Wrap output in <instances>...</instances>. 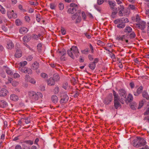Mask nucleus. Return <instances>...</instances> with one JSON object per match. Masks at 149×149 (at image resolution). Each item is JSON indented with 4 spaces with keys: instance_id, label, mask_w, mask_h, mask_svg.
I'll return each mask as SVG.
<instances>
[{
    "instance_id": "obj_1",
    "label": "nucleus",
    "mask_w": 149,
    "mask_h": 149,
    "mask_svg": "<svg viewBox=\"0 0 149 149\" xmlns=\"http://www.w3.org/2000/svg\"><path fill=\"white\" fill-rule=\"evenodd\" d=\"M113 95L114 97V105L116 109H117L121 106L120 103L124 104V101L123 99L118 95L114 90L113 91Z\"/></svg>"
},
{
    "instance_id": "obj_2",
    "label": "nucleus",
    "mask_w": 149,
    "mask_h": 149,
    "mask_svg": "<svg viewBox=\"0 0 149 149\" xmlns=\"http://www.w3.org/2000/svg\"><path fill=\"white\" fill-rule=\"evenodd\" d=\"M68 55L73 59L77 57L79 55V52L78 48L76 46H72L70 49L67 51Z\"/></svg>"
},
{
    "instance_id": "obj_3",
    "label": "nucleus",
    "mask_w": 149,
    "mask_h": 149,
    "mask_svg": "<svg viewBox=\"0 0 149 149\" xmlns=\"http://www.w3.org/2000/svg\"><path fill=\"white\" fill-rule=\"evenodd\" d=\"M134 25L137 29L143 30L146 28V24L145 22L141 21L135 24Z\"/></svg>"
},
{
    "instance_id": "obj_4",
    "label": "nucleus",
    "mask_w": 149,
    "mask_h": 149,
    "mask_svg": "<svg viewBox=\"0 0 149 149\" xmlns=\"http://www.w3.org/2000/svg\"><path fill=\"white\" fill-rule=\"evenodd\" d=\"M29 95L30 97H32L35 100H38V97H42V94L40 92H37L36 93L34 91H30L29 93Z\"/></svg>"
},
{
    "instance_id": "obj_5",
    "label": "nucleus",
    "mask_w": 149,
    "mask_h": 149,
    "mask_svg": "<svg viewBox=\"0 0 149 149\" xmlns=\"http://www.w3.org/2000/svg\"><path fill=\"white\" fill-rule=\"evenodd\" d=\"M70 8L68 10V12L70 13H74L76 11L77 5L74 3H71L70 5Z\"/></svg>"
},
{
    "instance_id": "obj_6",
    "label": "nucleus",
    "mask_w": 149,
    "mask_h": 149,
    "mask_svg": "<svg viewBox=\"0 0 149 149\" xmlns=\"http://www.w3.org/2000/svg\"><path fill=\"white\" fill-rule=\"evenodd\" d=\"M61 99L60 100V102L61 104L66 102L68 99V97L65 93H63L61 94Z\"/></svg>"
},
{
    "instance_id": "obj_7",
    "label": "nucleus",
    "mask_w": 149,
    "mask_h": 149,
    "mask_svg": "<svg viewBox=\"0 0 149 149\" xmlns=\"http://www.w3.org/2000/svg\"><path fill=\"white\" fill-rule=\"evenodd\" d=\"M112 100V95L111 94H110L107 96L104 100L103 102L106 105L109 104Z\"/></svg>"
},
{
    "instance_id": "obj_8",
    "label": "nucleus",
    "mask_w": 149,
    "mask_h": 149,
    "mask_svg": "<svg viewBox=\"0 0 149 149\" xmlns=\"http://www.w3.org/2000/svg\"><path fill=\"white\" fill-rule=\"evenodd\" d=\"M122 21V24H119L118 26H117V27L119 28H123L125 26V23L129 22L128 19L125 17L121 18Z\"/></svg>"
},
{
    "instance_id": "obj_9",
    "label": "nucleus",
    "mask_w": 149,
    "mask_h": 149,
    "mask_svg": "<svg viewBox=\"0 0 149 149\" xmlns=\"http://www.w3.org/2000/svg\"><path fill=\"white\" fill-rule=\"evenodd\" d=\"M118 93L122 99L125 100L126 95V91L123 89H121L119 90Z\"/></svg>"
},
{
    "instance_id": "obj_10",
    "label": "nucleus",
    "mask_w": 149,
    "mask_h": 149,
    "mask_svg": "<svg viewBox=\"0 0 149 149\" xmlns=\"http://www.w3.org/2000/svg\"><path fill=\"white\" fill-rule=\"evenodd\" d=\"M14 47V45L11 40H8L7 42L6 47L8 49H11Z\"/></svg>"
},
{
    "instance_id": "obj_11",
    "label": "nucleus",
    "mask_w": 149,
    "mask_h": 149,
    "mask_svg": "<svg viewBox=\"0 0 149 149\" xmlns=\"http://www.w3.org/2000/svg\"><path fill=\"white\" fill-rule=\"evenodd\" d=\"M8 93V91L6 89L2 88L0 91V96H5Z\"/></svg>"
},
{
    "instance_id": "obj_12",
    "label": "nucleus",
    "mask_w": 149,
    "mask_h": 149,
    "mask_svg": "<svg viewBox=\"0 0 149 149\" xmlns=\"http://www.w3.org/2000/svg\"><path fill=\"white\" fill-rule=\"evenodd\" d=\"M133 146L136 147H141V145L140 142L139 141V140L137 138L136 139H135L133 141Z\"/></svg>"
},
{
    "instance_id": "obj_13",
    "label": "nucleus",
    "mask_w": 149,
    "mask_h": 149,
    "mask_svg": "<svg viewBox=\"0 0 149 149\" xmlns=\"http://www.w3.org/2000/svg\"><path fill=\"white\" fill-rule=\"evenodd\" d=\"M10 99L11 100L16 101L18 100L19 98L17 95L15 94H12L10 95Z\"/></svg>"
},
{
    "instance_id": "obj_14",
    "label": "nucleus",
    "mask_w": 149,
    "mask_h": 149,
    "mask_svg": "<svg viewBox=\"0 0 149 149\" xmlns=\"http://www.w3.org/2000/svg\"><path fill=\"white\" fill-rule=\"evenodd\" d=\"M139 140V141L140 142V143L141 145V146H143L145 145V144L146 143V140L143 138H141L140 137H139L137 138Z\"/></svg>"
},
{
    "instance_id": "obj_15",
    "label": "nucleus",
    "mask_w": 149,
    "mask_h": 149,
    "mask_svg": "<svg viewBox=\"0 0 149 149\" xmlns=\"http://www.w3.org/2000/svg\"><path fill=\"white\" fill-rule=\"evenodd\" d=\"M27 28L24 27H22L19 29V32L21 34L24 33L28 31Z\"/></svg>"
},
{
    "instance_id": "obj_16",
    "label": "nucleus",
    "mask_w": 149,
    "mask_h": 149,
    "mask_svg": "<svg viewBox=\"0 0 149 149\" xmlns=\"http://www.w3.org/2000/svg\"><path fill=\"white\" fill-rule=\"evenodd\" d=\"M127 35H125L122 36H119L117 37V39L118 40L124 41L126 39V38L127 37Z\"/></svg>"
},
{
    "instance_id": "obj_17",
    "label": "nucleus",
    "mask_w": 149,
    "mask_h": 149,
    "mask_svg": "<svg viewBox=\"0 0 149 149\" xmlns=\"http://www.w3.org/2000/svg\"><path fill=\"white\" fill-rule=\"evenodd\" d=\"M133 100V97L132 95L130 93H129L128 96L127 98L126 99L125 98V100L126 102H131Z\"/></svg>"
},
{
    "instance_id": "obj_18",
    "label": "nucleus",
    "mask_w": 149,
    "mask_h": 149,
    "mask_svg": "<svg viewBox=\"0 0 149 149\" xmlns=\"http://www.w3.org/2000/svg\"><path fill=\"white\" fill-rule=\"evenodd\" d=\"M108 2L111 9L116 8H114L116 6V3L114 1H108Z\"/></svg>"
},
{
    "instance_id": "obj_19",
    "label": "nucleus",
    "mask_w": 149,
    "mask_h": 149,
    "mask_svg": "<svg viewBox=\"0 0 149 149\" xmlns=\"http://www.w3.org/2000/svg\"><path fill=\"white\" fill-rule=\"evenodd\" d=\"M54 81L52 78H50L47 81L48 84L50 86L54 85L55 84Z\"/></svg>"
},
{
    "instance_id": "obj_20",
    "label": "nucleus",
    "mask_w": 149,
    "mask_h": 149,
    "mask_svg": "<svg viewBox=\"0 0 149 149\" xmlns=\"http://www.w3.org/2000/svg\"><path fill=\"white\" fill-rule=\"evenodd\" d=\"M23 121V125H24V123H25L26 124H28L30 123V121L29 118L28 117H26L24 118H22Z\"/></svg>"
},
{
    "instance_id": "obj_21",
    "label": "nucleus",
    "mask_w": 149,
    "mask_h": 149,
    "mask_svg": "<svg viewBox=\"0 0 149 149\" xmlns=\"http://www.w3.org/2000/svg\"><path fill=\"white\" fill-rule=\"evenodd\" d=\"M4 70L6 71V72L7 73L10 75H12L13 74V72L8 68L5 67L4 68Z\"/></svg>"
},
{
    "instance_id": "obj_22",
    "label": "nucleus",
    "mask_w": 149,
    "mask_h": 149,
    "mask_svg": "<svg viewBox=\"0 0 149 149\" xmlns=\"http://www.w3.org/2000/svg\"><path fill=\"white\" fill-rule=\"evenodd\" d=\"M52 100L53 102L56 103L58 101V98L56 95H53L52 97Z\"/></svg>"
},
{
    "instance_id": "obj_23",
    "label": "nucleus",
    "mask_w": 149,
    "mask_h": 149,
    "mask_svg": "<svg viewBox=\"0 0 149 149\" xmlns=\"http://www.w3.org/2000/svg\"><path fill=\"white\" fill-rule=\"evenodd\" d=\"M7 105V102L4 100H1L0 101V107L2 108H4Z\"/></svg>"
},
{
    "instance_id": "obj_24",
    "label": "nucleus",
    "mask_w": 149,
    "mask_h": 149,
    "mask_svg": "<svg viewBox=\"0 0 149 149\" xmlns=\"http://www.w3.org/2000/svg\"><path fill=\"white\" fill-rule=\"evenodd\" d=\"M39 67V63L37 62H34L32 65V68L36 70Z\"/></svg>"
},
{
    "instance_id": "obj_25",
    "label": "nucleus",
    "mask_w": 149,
    "mask_h": 149,
    "mask_svg": "<svg viewBox=\"0 0 149 149\" xmlns=\"http://www.w3.org/2000/svg\"><path fill=\"white\" fill-rule=\"evenodd\" d=\"M15 56L17 58H19L22 56V52L20 50H17L15 54Z\"/></svg>"
},
{
    "instance_id": "obj_26",
    "label": "nucleus",
    "mask_w": 149,
    "mask_h": 149,
    "mask_svg": "<svg viewBox=\"0 0 149 149\" xmlns=\"http://www.w3.org/2000/svg\"><path fill=\"white\" fill-rule=\"evenodd\" d=\"M114 23L115 24H118L117 26L119 24H122V19L121 18L117 19L114 21Z\"/></svg>"
},
{
    "instance_id": "obj_27",
    "label": "nucleus",
    "mask_w": 149,
    "mask_h": 149,
    "mask_svg": "<svg viewBox=\"0 0 149 149\" xmlns=\"http://www.w3.org/2000/svg\"><path fill=\"white\" fill-rule=\"evenodd\" d=\"M130 106L131 108L133 110L135 109V108L137 106V103L136 102H133L131 103L130 104Z\"/></svg>"
},
{
    "instance_id": "obj_28",
    "label": "nucleus",
    "mask_w": 149,
    "mask_h": 149,
    "mask_svg": "<svg viewBox=\"0 0 149 149\" xmlns=\"http://www.w3.org/2000/svg\"><path fill=\"white\" fill-rule=\"evenodd\" d=\"M132 28L130 26H126L125 29L124 31L125 33H129L132 32Z\"/></svg>"
},
{
    "instance_id": "obj_29",
    "label": "nucleus",
    "mask_w": 149,
    "mask_h": 149,
    "mask_svg": "<svg viewBox=\"0 0 149 149\" xmlns=\"http://www.w3.org/2000/svg\"><path fill=\"white\" fill-rule=\"evenodd\" d=\"M142 96L144 98L149 100V95L146 92L144 91L142 93Z\"/></svg>"
},
{
    "instance_id": "obj_30",
    "label": "nucleus",
    "mask_w": 149,
    "mask_h": 149,
    "mask_svg": "<svg viewBox=\"0 0 149 149\" xmlns=\"http://www.w3.org/2000/svg\"><path fill=\"white\" fill-rule=\"evenodd\" d=\"M30 38L29 36H25L23 38V41L25 42H27L30 40Z\"/></svg>"
},
{
    "instance_id": "obj_31",
    "label": "nucleus",
    "mask_w": 149,
    "mask_h": 149,
    "mask_svg": "<svg viewBox=\"0 0 149 149\" xmlns=\"http://www.w3.org/2000/svg\"><path fill=\"white\" fill-rule=\"evenodd\" d=\"M112 10H113V11L112 13L111 16L113 18L115 17V15L117 13V10L116 8L113 9H112Z\"/></svg>"
},
{
    "instance_id": "obj_32",
    "label": "nucleus",
    "mask_w": 149,
    "mask_h": 149,
    "mask_svg": "<svg viewBox=\"0 0 149 149\" xmlns=\"http://www.w3.org/2000/svg\"><path fill=\"white\" fill-rule=\"evenodd\" d=\"M88 66L91 69L93 70L95 67V63H91Z\"/></svg>"
},
{
    "instance_id": "obj_33",
    "label": "nucleus",
    "mask_w": 149,
    "mask_h": 149,
    "mask_svg": "<svg viewBox=\"0 0 149 149\" xmlns=\"http://www.w3.org/2000/svg\"><path fill=\"white\" fill-rule=\"evenodd\" d=\"M130 12L128 9H125L123 12V15L127 16L129 14Z\"/></svg>"
},
{
    "instance_id": "obj_34",
    "label": "nucleus",
    "mask_w": 149,
    "mask_h": 149,
    "mask_svg": "<svg viewBox=\"0 0 149 149\" xmlns=\"http://www.w3.org/2000/svg\"><path fill=\"white\" fill-rule=\"evenodd\" d=\"M80 11H79V14L76 18V21L77 23H78V22H80L81 20V17L80 16Z\"/></svg>"
},
{
    "instance_id": "obj_35",
    "label": "nucleus",
    "mask_w": 149,
    "mask_h": 149,
    "mask_svg": "<svg viewBox=\"0 0 149 149\" xmlns=\"http://www.w3.org/2000/svg\"><path fill=\"white\" fill-rule=\"evenodd\" d=\"M13 11H8L7 12V15L9 18H11L12 17V15L13 13Z\"/></svg>"
},
{
    "instance_id": "obj_36",
    "label": "nucleus",
    "mask_w": 149,
    "mask_h": 149,
    "mask_svg": "<svg viewBox=\"0 0 149 149\" xmlns=\"http://www.w3.org/2000/svg\"><path fill=\"white\" fill-rule=\"evenodd\" d=\"M0 11L2 13L4 14L5 13L6 11L4 8L0 5Z\"/></svg>"
},
{
    "instance_id": "obj_37",
    "label": "nucleus",
    "mask_w": 149,
    "mask_h": 149,
    "mask_svg": "<svg viewBox=\"0 0 149 149\" xmlns=\"http://www.w3.org/2000/svg\"><path fill=\"white\" fill-rule=\"evenodd\" d=\"M94 7L95 9L97 11L100 12L101 11V8L99 6L96 5H94Z\"/></svg>"
},
{
    "instance_id": "obj_38",
    "label": "nucleus",
    "mask_w": 149,
    "mask_h": 149,
    "mask_svg": "<svg viewBox=\"0 0 149 149\" xmlns=\"http://www.w3.org/2000/svg\"><path fill=\"white\" fill-rule=\"evenodd\" d=\"M89 52V50L88 48H86L84 50L81 51L82 53L84 54H87Z\"/></svg>"
},
{
    "instance_id": "obj_39",
    "label": "nucleus",
    "mask_w": 149,
    "mask_h": 149,
    "mask_svg": "<svg viewBox=\"0 0 149 149\" xmlns=\"http://www.w3.org/2000/svg\"><path fill=\"white\" fill-rule=\"evenodd\" d=\"M50 8L52 10H55L56 7V5L54 3H50Z\"/></svg>"
},
{
    "instance_id": "obj_40",
    "label": "nucleus",
    "mask_w": 149,
    "mask_h": 149,
    "mask_svg": "<svg viewBox=\"0 0 149 149\" xmlns=\"http://www.w3.org/2000/svg\"><path fill=\"white\" fill-rule=\"evenodd\" d=\"M135 20L136 23H138L140 22L141 21V19L140 17L138 15H137L136 16Z\"/></svg>"
},
{
    "instance_id": "obj_41",
    "label": "nucleus",
    "mask_w": 149,
    "mask_h": 149,
    "mask_svg": "<svg viewBox=\"0 0 149 149\" xmlns=\"http://www.w3.org/2000/svg\"><path fill=\"white\" fill-rule=\"evenodd\" d=\"M27 62L26 61H25L23 62H21L19 64V65L21 67H23L27 64Z\"/></svg>"
},
{
    "instance_id": "obj_42",
    "label": "nucleus",
    "mask_w": 149,
    "mask_h": 149,
    "mask_svg": "<svg viewBox=\"0 0 149 149\" xmlns=\"http://www.w3.org/2000/svg\"><path fill=\"white\" fill-rule=\"evenodd\" d=\"M61 33L63 35H65L66 34V31L63 27H61Z\"/></svg>"
},
{
    "instance_id": "obj_43",
    "label": "nucleus",
    "mask_w": 149,
    "mask_h": 149,
    "mask_svg": "<svg viewBox=\"0 0 149 149\" xmlns=\"http://www.w3.org/2000/svg\"><path fill=\"white\" fill-rule=\"evenodd\" d=\"M53 78L55 81H57L59 79L58 75L56 74H54V75Z\"/></svg>"
},
{
    "instance_id": "obj_44",
    "label": "nucleus",
    "mask_w": 149,
    "mask_h": 149,
    "mask_svg": "<svg viewBox=\"0 0 149 149\" xmlns=\"http://www.w3.org/2000/svg\"><path fill=\"white\" fill-rule=\"evenodd\" d=\"M24 19L25 21L29 23L30 21V18L28 16H25L24 17Z\"/></svg>"
},
{
    "instance_id": "obj_45",
    "label": "nucleus",
    "mask_w": 149,
    "mask_h": 149,
    "mask_svg": "<svg viewBox=\"0 0 149 149\" xmlns=\"http://www.w3.org/2000/svg\"><path fill=\"white\" fill-rule=\"evenodd\" d=\"M58 7L60 10H63L64 7L63 4L62 3H60L58 5Z\"/></svg>"
},
{
    "instance_id": "obj_46",
    "label": "nucleus",
    "mask_w": 149,
    "mask_h": 149,
    "mask_svg": "<svg viewBox=\"0 0 149 149\" xmlns=\"http://www.w3.org/2000/svg\"><path fill=\"white\" fill-rule=\"evenodd\" d=\"M15 22L16 25L17 26L20 25L22 23L21 21L19 19H16Z\"/></svg>"
},
{
    "instance_id": "obj_47",
    "label": "nucleus",
    "mask_w": 149,
    "mask_h": 149,
    "mask_svg": "<svg viewBox=\"0 0 149 149\" xmlns=\"http://www.w3.org/2000/svg\"><path fill=\"white\" fill-rule=\"evenodd\" d=\"M78 14H79V13H76L72 15V20H74L75 19V20H76V18H77V16H78Z\"/></svg>"
},
{
    "instance_id": "obj_48",
    "label": "nucleus",
    "mask_w": 149,
    "mask_h": 149,
    "mask_svg": "<svg viewBox=\"0 0 149 149\" xmlns=\"http://www.w3.org/2000/svg\"><path fill=\"white\" fill-rule=\"evenodd\" d=\"M144 100H142L139 102V106L138 107L139 109H140L143 106V104L144 102Z\"/></svg>"
},
{
    "instance_id": "obj_49",
    "label": "nucleus",
    "mask_w": 149,
    "mask_h": 149,
    "mask_svg": "<svg viewBox=\"0 0 149 149\" xmlns=\"http://www.w3.org/2000/svg\"><path fill=\"white\" fill-rule=\"evenodd\" d=\"M143 90V87L142 86L140 87L139 88H138L137 90V94H139L141 93Z\"/></svg>"
},
{
    "instance_id": "obj_50",
    "label": "nucleus",
    "mask_w": 149,
    "mask_h": 149,
    "mask_svg": "<svg viewBox=\"0 0 149 149\" xmlns=\"http://www.w3.org/2000/svg\"><path fill=\"white\" fill-rule=\"evenodd\" d=\"M29 81L32 84H35L36 83V81L33 78L31 79Z\"/></svg>"
},
{
    "instance_id": "obj_51",
    "label": "nucleus",
    "mask_w": 149,
    "mask_h": 149,
    "mask_svg": "<svg viewBox=\"0 0 149 149\" xmlns=\"http://www.w3.org/2000/svg\"><path fill=\"white\" fill-rule=\"evenodd\" d=\"M19 83L18 82L14 81L12 82V85L14 86H16L19 85Z\"/></svg>"
},
{
    "instance_id": "obj_52",
    "label": "nucleus",
    "mask_w": 149,
    "mask_h": 149,
    "mask_svg": "<svg viewBox=\"0 0 149 149\" xmlns=\"http://www.w3.org/2000/svg\"><path fill=\"white\" fill-rule=\"evenodd\" d=\"M81 15L83 20H85L86 19V14L84 12H82Z\"/></svg>"
},
{
    "instance_id": "obj_53",
    "label": "nucleus",
    "mask_w": 149,
    "mask_h": 149,
    "mask_svg": "<svg viewBox=\"0 0 149 149\" xmlns=\"http://www.w3.org/2000/svg\"><path fill=\"white\" fill-rule=\"evenodd\" d=\"M59 91V88L58 87H56L54 90V92L55 94H57L58 93Z\"/></svg>"
},
{
    "instance_id": "obj_54",
    "label": "nucleus",
    "mask_w": 149,
    "mask_h": 149,
    "mask_svg": "<svg viewBox=\"0 0 149 149\" xmlns=\"http://www.w3.org/2000/svg\"><path fill=\"white\" fill-rule=\"evenodd\" d=\"M136 36V34L134 32H132L130 35V37L131 38H134Z\"/></svg>"
},
{
    "instance_id": "obj_55",
    "label": "nucleus",
    "mask_w": 149,
    "mask_h": 149,
    "mask_svg": "<svg viewBox=\"0 0 149 149\" xmlns=\"http://www.w3.org/2000/svg\"><path fill=\"white\" fill-rule=\"evenodd\" d=\"M41 76L43 78H45L47 77L48 75L46 74L42 73L41 74Z\"/></svg>"
},
{
    "instance_id": "obj_56",
    "label": "nucleus",
    "mask_w": 149,
    "mask_h": 149,
    "mask_svg": "<svg viewBox=\"0 0 149 149\" xmlns=\"http://www.w3.org/2000/svg\"><path fill=\"white\" fill-rule=\"evenodd\" d=\"M129 7H130V8L132 10H136V8H137L135 7V6L133 5H130Z\"/></svg>"
},
{
    "instance_id": "obj_57",
    "label": "nucleus",
    "mask_w": 149,
    "mask_h": 149,
    "mask_svg": "<svg viewBox=\"0 0 149 149\" xmlns=\"http://www.w3.org/2000/svg\"><path fill=\"white\" fill-rule=\"evenodd\" d=\"M19 74L17 73H15L13 74V77L15 78H18L19 77Z\"/></svg>"
},
{
    "instance_id": "obj_58",
    "label": "nucleus",
    "mask_w": 149,
    "mask_h": 149,
    "mask_svg": "<svg viewBox=\"0 0 149 149\" xmlns=\"http://www.w3.org/2000/svg\"><path fill=\"white\" fill-rule=\"evenodd\" d=\"M26 143L32 145L33 143V141L31 140H27L25 141Z\"/></svg>"
},
{
    "instance_id": "obj_59",
    "label": "nucleus",
    "mask_w": 149,
    "mask_h": 149,
    "mask_svg": "<svg viewBox=\"0 0 149 149\" xmlns=\"http://www.w3.org/2000/svg\"><path fill=\"white\" fill-rule=\"evenodd\" d=\"M41 46L42 45L40 43L38 44L37 46V49L39 51L41 50Z\"/></svg>"
},
{
    "instance_id": "obj_60",
    "label": "nucleus",
    "mask_w": 149,
    "mask_h": 149,
    "mask_svg": "<svg viewBox=\"0 0 149 149\" xmlns=\"http://www.w3.org/2000/svg\"><path fill=\"white\" fill-rule=\"evenodd\" d=\"M30 78V76L28 74L25 75V80L26 81H29V79Z\"/></svg>"
},
{
    "instance_id": "obj_61",
    "label": "nucleus",
    "mask_w": 149,
    "mask_h": 149,
    "mask_svg": "<svg viewBox=\"0 0 149 149\" xmlns=\"http://www.w3.org/2000/svg\"><path fill=\"white\" fill-rule=\"evenodd\" d=\"M104 2V0H97V3L98 5H100Z\"/></svg>"
},
{
    "instance_id": "obj_62",
    "label": "nucleus",
    "mask_w": 149,
    "mask_h": 149,
    "mask_svg": "<svg viewBox=\"0 0 149 149\" xmlns=\"http://www.w3.org/2000/svg\"><path fill=\"white\" fill-rule=\"evenodd\" d=\"M147 32L148 35L149 37V22L147 23Z\"/></svg>"
},
{
    "instance_id": "obj_63",
    "label": "nucleus",
    "mask_w": 149,
    "mask_h": 149,
    "mask_svg": "<svg viewBox=\"0 0 149 149\" xmlns=\"http://www.w3.org/2000/svg\"><path fill=\"white\" fill-rule=\"evenodd\" d=\"M59 52L61 56H63L65 54V52L64 50H63L61 51H59Z\"/></svg>"
},
{
    "instance_id": "obj_64",
    "label": "nucleus",
    "mask_w": 149,
    "mask_h": 149,
    "mask_svg": "<svg viewBox=\"0 0 149 149\" xmlns=\"http://www.w3.org/2000/svg\"><path fill=\"white\" fill-rule=\"evenodd\" d=\"M22 148L21 146L17 144L15 146V149H22Z\"/></svg>"
}]
</instances>
